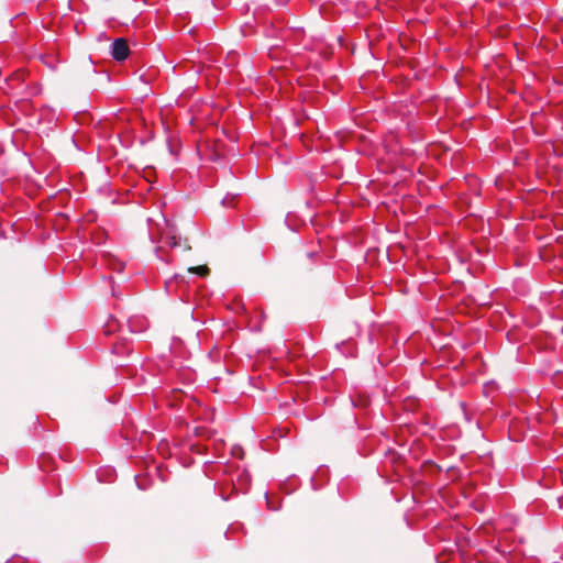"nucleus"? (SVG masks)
<instances>
[{
  "instance_id": "f8f14e48",
  "label": "nucleus",
  "mask_w": 563,
  "mask_h": 563,
  "mask_svg": "<svg viewBox=\"0 0 563 563\" xmlns=\"http://www.w3.org/2000/svg\"><path fill=\"white\" fill-rule=\"evenodd\" d=\"M96 219V216L95 214H89L88 216V221L91 222Z\"/></svg>"
},
{
  "instance_id": "20e7f679",
  "label": "nucleus",
  "mask_w": 563,
  "mask_h": 563,
  "mask_svg": "<svg viewBox=\"0 0 563 563\" xmlns=\"http://www.w3.org/2000/svg\"><path fill=\"white\" fill-rule=\"evenodd\" d=\"M128 327L132 333H142L147 329L148 322L143 316H133L128 319Z\"/></svg>"
},
{
  "instance_id": "7ed1b4c3",
  "label": "nucleus",
  "mask_w": 563,
  "mask_h": 563,
  "mask_svg": "<svg viewBox=\"0 0 563 563\" xmlns=\"http://www.w3.org/2000/svg\"><path fill=\"white\" fill-rule=\"evenodd\" d=\"M162 243H163V246H159L156 249V255L159 260L167 263L170 261V258L164 257L163 255H161L162 249L164 246H168L172 250H174V249L180 246V238L176 236L175 234L166 233L165 235L162 236Z\"/></svg>"
},
{
  "instance_id": "0eeeda50",
  "label": "nucleus",
  "mask_w": 563,
  "mask_h": 563,
  "mask_svg": "<svg viewBox=\"0 0 563 563\" xmlns=\"http://www.w3.org/2000/svg\"><path fill=\"white\" fill-rule=\"evenodd\" d=\"M238 195L228 194L221 201L223 207L233 206V201L236 199Z\"/></svg>"
},
{
  "instance_id": "39448f33",
  "label": "nucleus",
  "mask_w": 563,
  "mask_h": 563,
  "mask_svg": "<svg viewBox=\"0 0 563 563\" xmlns=\"http://www.w3.org/2000/svg\"><path fill=\"white\" fill-rule=\"evenodd\" d=\"M121 322L113 316H109L104 322L102 330L104 335H112L121 329Z\"/></svg>"
},
{
  "instance_id": "1a4fd4ad",
  "label": "nucleus",
  "mask_w": 563,
  "mask_h": 563,
  "mask_svg": "<svg viewBox=\"0 0 563 563\" xmlns=\"http://www.w3.org/2000/svg\"><path fill=\"white\" fill-rule=\"evenodd\" d=\"M188 271L190 273H197V274L203 276L208 272V268L206 266H197V267H190Z\"/></svg>"
},
{
  "instance_id": "ddd939ff",
  "label": "nucleus",
  "mask_w": 563,
  "mask_h": 563,
  "mask_svg": "<svg viewBox=\"0 0 563 563\" xmlns=\"http://www.w3.org/2000/svg\"><path fill=\"white\" fill-rule=\"evenodd\" d=\"M74 30H75L77 33H79V32H80L79 24H76V25L74 26Z\"/></svg>"
},
{
  "instance_id": "f03ea898",
  "label": "nucleus",
  "mask_w": 563,
  "mask_h": 563,
  "mask_svg": "<svg viewBox=\"0 0 563 563\" xmlns=\"http://www.w3.org/2000/svg\"><path fill=\"white\" fill-rule=\"evenodd\" d=\"M186 286L185 278L180 275H175L173 278L165 282V290L168 295L175 294L181 300H187L184 295V287Z\"/></svg>"
},
{
  "instance_id": "9d476101",
  "label": "nucleus",
  "mask_w": 563,
  "mask_h": 563,
  "mask_svg": "<svg viewBox=\"0 0 563 563\" xmlns=\"http://www.w3.org/2000/svg\"><path fill=\"white\" fill-rule=\"evenodd\" d=\"M265 497H266V500H267V506H268V508H269V509H272V510H277L278 508H277V507H274V506L272 505V503L269 501L267 493L265 494Z\"/></svg>"
},
{
  "instance_id": "423d86ee",
  "label": "nucleus",
  "mask_w": 563,
  "mask_h": 563,
  "mask_svg": "<svg viewBox=\"0 0 563 563\" xmlns=\"http://www.w3.org/2000/svg\"><path fill=\"white\" fill-rule=\"evenodd\" d=\"M130 351V347L128 345L126 340L121 339L117 340L115 342L111 343V353L114 355H124L128 354Z\"/></svg>"
},
{
  "instance_id": "4468645a",
  "label": "nucleus",
  "mask_w": 563,
  "mask_h": 563,
  "mask_svg": "<svg viewBox=\"0 0 563 563\" xmlns=\"http://www.w3.org/2000/svg\"><path fill=\"white\" fill-rule=\"evenodd\" d=\"M75 269H76V267H75V265L73 264V267H71L73 274L75 273Z\"/></svg>"
},
{
  "instance_id": "6e6552de",
  "label": "nucleus",
  "mask_w": 563,
  "mask_h": 563,
  "mask_svg": "<svg viewBox=\"0 0 563 563\" xmlns=\"http://www.w3.org/2000/svg\"><path fill=\"white\" fill-rule=\"evenodd\" d=\"M67 221V216L59 214L56 217L54 227L56 230L63 229L64 223Z\"/></svg>"
},
{
  "instance_id": "9b49d317",
  "label": "nucleus",
  "mask_w": 563,
  "mask_h": 563,
  "mask_svg": "<svg viewBox=\"0 0 563 563\" xmlns=\"http://www.w3.org/2000/svg\"><path fill=\"white\" fill-rule=\"evenodd\" d=\"M73 145H75L78 150H82L81 145L79 144V140L73 136Z\"/></svg>"
},
{
  "instance_id": "f257e3e1",
  "label": "nucleus",
  "mask_w": 563,
  "mask_h": 563,
  "mask_svg": "<svg viewBox=\"0 0 563 563\" xmlns=\"http://www.w3.org/2000/svg\"><path fill=\"white\" fill-rule=\"evenodd\" d=\"M130 54V47L125 38L118 37L111 44V56L117 62H123Z\"/></svg>"
}]
</instances>
